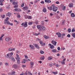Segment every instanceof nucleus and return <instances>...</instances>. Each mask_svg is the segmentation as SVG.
I'll return each mask as SVG.
<instances>
[{"instance_id": "obj_38", "label": "nucleus", "mask_w": 75, "mask_h": 75, "mask_svg": "<svg viewBox=\"0 0 75 75\" xmlns=\"http://www.w3.org/2000/svg\"><path fill=\"white\" fill-rule=\"evenodd\" d=\"M28 74L29 75H33V74L30 71L28 72Z\"/></svg>"}, {"instance_id": "obj_62", "label": "nucleus", "mask_w": 75, "mask_h": 75, "mask_svg": "<svg viewBox=\"0 0 75 75\" xmlns=\"http://www.w3.org/2000/svg\"><path fill=\"white\" fill-rule=\"evenodd\" d=\"M5 64L6 65H8V63H6Z\"/></svg>"}, {"instance_id": "obj_7", "label": "nucleus", "mask_w": 75, "mask_h": 75, "mask_svg": "<svg viewBox=\"0 0 75 75\" xmlns=\"http://www.w3.org/2000/svg\"><path fill=\"white\" fill-rule=\"evenodd\" d=\"M53 4H52L51 7H47V8L49 10H52L53 7Z\"/></svg>"}, {"instance_id": "obj_25", "label": "nucleus", "mask_w": 75, "mask_h": 75, "mask_svg": "<svg viewBox=\"0 0 75 75\" xmlns=\"http://www.w3.org/2000/svg\"><path fill=\"white\" fill-rule=\"evenodd\" d=\"M30 65L31 66H33V65H34V62H30Z\"/></svg>"}, {"instance_id": "obj_11", "label": "nucleus", "mask_w": 75, "mask_h": 75, "mask_svg": "<svg viewBox=\"0 0 75 75\" xmlns=\"http://www.w3.org/2000/svg\"><path fill=\"white\" fill-rule=\"evenodd\" d=\"M27 22H25V23H24V27H27Z\"/></svg>"}, {"instance_id": "obj_33", "label": "nucleus", "mask_w": 75, "mask_h": 75, "mask_svg": "<svg viewBox=\"0 0 75 75\" xmlns=\"http://www.w3.org/2000/svg\"><path fill=\"white\" fill-rule=\"evenodd\" d=\"M1 17L4 18L5 17V15H1Z\"/></svg>"}, {"instance_id": "obj_37", "label": "nucleus", "mask_w": 75, "mask_h": 75, "mask_svg": "<svg viewBox=\"0 0 75 75\" xmlns=\"http://www.w3.org/2000/svg\"><path fill=\"white\" fill-rule=\"evenodd\" d=\"M33 24V22H29L28 23V24L29 25H31V24Z\"/></svg>"}, {"instance_id": "obj_61", "label": "nucleus", "mask_w": 75, "mask_h": 75, "mask_svg": "<svg viewBox=\"0 0 75 75\" xmlns=\"http://www.w3.org/2000/svg\"><path fill=\"white\" fill-rule=\"evenodd\" d=\"M37 40L38 41H41V39H38H38Z\"/></svg>"}, {"instance_id": "obj_48", "label": "nucleus", "mask_w": 75, "mask_h": 75, "mask_svg": "<svg viewBox=\"0 0 75 75\" xmlns=\"http://www.w3.org/2000/svg\"><path fill=\"white\" fill-rule=\"evenodd\" d=\"M16 56H17V58H18V59H20V57H19V56L18 55V54H16Z\"/></svg>"}, {"instance_id": "obj_8", "label": "nucleus", "mask_w": 75, "mask_h": 75, "mask_svg": "<svg viewBox=\"0 0 75 75\" xmlns=\"http://www.w3.org/2000/svg\"><path fill=\"white\" fill-rule=\"evenodd\" d=\"M29 47L31 50H34V46L33 45H30Z\"/></svg>"}, {"instance_id": "obj_18", "label": "nucleus", "mask_w": 75, "mask_h": 75, "mask_svg": "<svg viewBox=\"0 0 75 75\" xmlns=\"http://www.w3.org/2000/svg\"><path fill=\"white\" fill-rule=\"evenodd\" d=\"M27 61V60L26 59H24L22 61V63H24V64H25V62H26Z\"/></svg>"}, {"instance_id": "obj_14", "label": "nucleus", "mask_w": 75, "mask_h": 75, "mask_svg": "<svg viewBox=\"0 0 75 75\" xmlns=\"http://www.w3.org/2000/svg\"><path fill=\"white\" fill-rule=\"evenodd\" d=\"M75 14H74V13H71V17H75Z\"/></svg>"}, {"instance_id": "obj_13", "label": "nucleus", "mask_w": 75, "mask_h": 75, "mask_svg": "<svg viewBox=\"0 0 75 75\" xmlns=\"http://www.w3.org/2000/svg\"><path fill=\"white\" fill-rule=\"evenodd\" d=\"M43 12H44V13L47 12V9L45 8H43Z\"/></svg>"}, {"instance_id": "obj_51", "label": "nucleus", "mask_w": 75, "mask_h": 75, "mask_svg": "<svg viewBox=\"0 0 75 75\" xmlns=\"http://www.w3.org/2000/svg\"><path fill=\"white\" fill-rule=\"evenodd\" d=\"M45 45V43H43V44L41 45L42 46H44Z\"/></svg>"}, {"instance_id": "obj_2", "label": "nucleus", "mask_w": 75, "mask_h": 75, "mask_svg": "<svg viewBox=\"0 0 75 75\" xmlns=\"http://www.w3.org/2000/svg\"><path fill=\"white\" fill-rule=\"evenodd\" d=\"M57 10H58V7L55 6V5L53 4V8H52V10L53 11H54V12H56L57 11Z\"/></svg>"}, {"instance_id": "obj_43", "label": "nucleus", "mask_w": 75, "mask_h": 75, "mask_svg": "<svg viewBox=\"0 0 75 75\" xmlns=\"http://www.w3.org/2000/svg\"><path fill=\"white\" fill-rule=\"evenodd\" d=\"M67 37L69 38L70 37H71V35L70 34H68L67 35Z\"/></svg>"}, {"instance_id": "obj_59", "label": "nucleus", "mask_w": 75, "mask_h": 75, "mask_svg": "<svg viewBox=\"0 0 75 75\" xmlns=\"http://www.w3.org/2000/svg\"><path fill=\"white\" fill-rule=\"evenodd\" d=\"M4 34H2L1 35V37L2 38H3V37H4Z\"/></svg>"}, {"instance_id": "obj_46", "label": "nucleus", "mask_w": 75, "mask_h": 75, "mask_svg": "<svg viewBox=\"0 0 75 75\" xmlns=\"http://www.w3.org/2000/svg\"><path fill=\"white\" fill-rule=\"evenodd\" d=\"M65 20H64L62 22V24L63 25H64V23H65Z\"/></svg>"}, {"instance_id": "obj_16", "label": "nucleus", "mask_w": 75, "mask_h": 75, "mask_svg": "<svg viewBox=\"0 0 75 75\" xmlns=\"http://www.w3.org/2000/svg\"><path fill=\"white\" fill-rule=\"evenodd\" d=\"M48 60H51L52 59V57L49 56L47 58Z\"/></svg>"}, {"instance_id": "obj_35", "label": "nucleus", "mask_w": 75, "mask_h": 75, "mask_svg": "<svg viewBox=\"0 0 75 75\" xmlns=\"http://www.w3.org/2000/svg\"><path fill=\"white\" fill-rule=\"evenodd\" d=\"M75 32V29H74V28H73L71 30V32L72 33H73Z\"/></svg>"}, {"instance_id": "obj_26", "label": "nucleus", "mask_w": 75, "mask_h": 75, "mask_svg": "<svg viewBox=\"0 0 75 75\" xmlns=\"http://www.w3.org/2000/svg\"><path fill=\"white\" fill-rule=\"evenodd\" d=\"M50 48H51V49H54V46L53 45H52L51 46H50Z\"/></svg>"}, {"instance_id": "obj_17", "label": "nucleus", "mask_w": 75, "mask_h": 75, "mask_svg": "<svg viewBox=\"0 0 75 75\" xmlns=\"http://www.w3.org/2000/svg\"><path fill=\"white\" fill-rule=\"evenodd\" d=\"M24 10H27L28 9V8L27 6L24 7L23 8Z\"/></svg>"}, {"instance_id": "obj_36", "label": "nucleus", "mask_w": 75, "mask_h": 75, "mask_svg": "<svg viewBox=\"0 0 75 75\" xmlns=\"http://www.w3.org/2000/svg\"><path fill=\"white\" fill-rule=\"evenodd\" d=\"M3 2L1 1H0V5L1 6H3Z\"/></svg>"}, {"instance_id": "obj_49", "label": "nucleus", "mask_w": 75, "mask_h": 75, "mask_svg": "<svg viewBox=\"0 0 75 75\" xmlns=\"http://www.w3.org/2000/svg\"><path fill=\"white\" fill-rule=\"evenodd\" d=\"M65 8H66V7L65 6H63V10H65Z\"/></svg>"}, {"instance_id": "obj_63", "label": "nucleus", "mask_w": 75, "mask_h": 75, "mask_svg": "<svg viewBox=\"0 0 75 75\" xmlns=\"http://www.w3.org/2000/svg\"><path fill=\"white\" fill-rule=\"evenodd\" d=\"M60 47H58V48H57V50H60Z\"/></svg>"}, {"instance_id": "obj_55", "label": "nucleus", "mask_w": 75, "mask_h": 75, "mask_svg": "<svg viewBox=\"0 0 75 75\" xmlns=\"http://www.w3.org/2000/svg\"><path fill=\"white\" fill-rule=\"evenodd\" d=\"M62 36L63 37V36H65V34L64 33H63L62 34Z\"/></svg>"}, {"instance_id": "obj_9", "label": "nucleus", "mask_w": 75, "mask_h": 75, "mask_svg": "<svg viewBox=\"0 0 75 75\" xmlns=\"http://www.w3.org/2000/svg\"><path fill=\"white\" fill-rule=\"evenodd\" d=\"M45 3H51V1L50 0H45Z\"/></svg>"}, {"instance_id": "obj_47", "label": "nucleus", "mask_w": 75, "mask_h": 75, "mask_svg": "<svg viewBox=\"0 0 75 75\" xmlns=\"http://www.w3.org/2000/svg\"><path fill=\"white\" fill-rule=\"evenodd\" d=\"M15 10L16 11H19V10L17 8H16L15 9Z\"/></svg>"}, {"instance_id": "obj_4", "label": "nucleus", "mask_w": 75, "mask_h": 75, "mask_svg": "<svg viewBox=\"0 0 75 75\" xmlns=\"http://www.w3.org/2000/svg\"><path fill=\"white\" fill-rule=\"evenodd\" d=\"M51 43L52 44H53V45H54V46H56V45H57V42L56 41H54V40H53L52 41Z\"/></svg>"}, {"instance_id": "obj_39", "label": "nucleus", "mask_w": 75, "mask_h": 75, "mask_svg": "<svg viewBox=\"0 0 75 75\" xmlns=\"http://www.w3.org/2000/svg\"><path fill=\"white\" fill-rule=\"evenodd\" d=\"M49 67H52V66H53V64H50L49 65Z\"/></svg>"}, {"instance_id": "obj_10", "label": "nucleus", "mask_w": 75, "mask_h": 75, "mask_svg": "<svg viewBox=\"0 0 75 75\" xmlns=\"http://www.w3.org/2000/svg\"><path fill=\"white\" fill-rule=\"evenodd\" d=\"M13 67L14 68L16 69L18 67V65L16 64H14L13 65Z\"/></svg>"}, {"instance_id": "obj_40", "label": "nucleus", "mask_w": 75, "mask_h": 75, "mask_svg": "<svg viewBox=\"0 0 75 75\" xmlns=\"http://www.w3.org/2000/svg\"><path fill=\"white\" fill-rule=\"evenodd\" d=\"M24 6V3H23L22 4V5H21V6L22 7H23V6Z\"/></svg>"}, {"instance_id": "obj_44", "label": "nucleus", "mask_w": 75, "mask_h": 75, "mask_svg": "<svg viewBox=\"0 0 75 75\" xmlns=\"http://www.w3.org/2000/svg\"><path fill=\"white\" fill-rule=\"evenodd\" d=\"M42 25H44V22L43 21H42L41 22Z\"/></svg>"}, {"instance_id": "obj_1", "label": "nucleus", "mask_w": 75, "mask_h": 75, "mask_svg": "<svg viewBox=\"0 0 75 75\" xmlns=\"http://www.w3.org/2000/svg\"><path fill=\"white\" fill-rule=\"evenodd\" d=\"M18 2H13L12 4L13 5H14V6H13V7H14V8H17L18 7Z\"/></svg>"}, {"instance_id": "obj_19", "label": "nucleus", "mask_w": 75, "mask_h": 75, "mask_svg": "<svg viewBox=\"0 0 75 75\" xmlns=\"http://www.w3.org/2000/svg\"><path fill=\"white\" fill-rule=\"evenodd\" d=\"M41 28L43 30H45V28L44 26H41Z\"/></svg>"}, {"instance_id": "obj_45", "label": "nucleus", "mask_w": 75, "mask_h": 75, "mask_svg": "<svg viewBox=\"0 0 75 75\" xmlns=\"http://www.w3.org/2000/svg\"><path fill=\"white\" fill-rule=\"evenodd\" d=\"M40 44H41V45H42V43H43V42H42V41L41 40V41L40 42Z\"/></svg>"}, {"instance_id": "obj_31", "label": "nucleus", "mask_w": 75, "mask_h": 75, "mask_svg": "<svg viewBox=\"0 0 75 75\" xmlns=\"http://www.w3.org/2000/svg\"><path fill=\"white\" fill-rule=\"evenodd\" d=\"M40 54H43L44 53V52L42 50H41L40 51Z\"/></svg>"}, {"instance_id": "obj_6", "label": "nucleus", "mask_w": 75, "mask_h": 75, "mask_svg": "<svg viewBox=\"0 0 75 75\" xmlns=\"http://www.w3.org/2000/svg\"><path fill=\"white\" fill-rule=\"evenodd\" d=\"M11 40V39L10 38L7 37L6 38V40L7 42H8V41H9Z\"/></svg>"}, {"instance_id": "obj_34", "label": "nucleus", "mask_w": 75, "mask_h": 75, "mask_svg": "<svg viewBox=\"0 0 75 75\" xmlns=\"http://www.w3.org/2000/svg\"><path fill=\"white\" fill-rule=\"evenodd\" d=\"M34 34L36 36L38 35H40V33H35Z\"/></svg>"}, {"instance_id": "obj_20", "label": "nucleus", "mask_w": 75, "mask_h": 75, "mask_svg": "<svg viewBox=\"0 0 75 75\" xmlns=\"http://www.w3.org/2000/svg\"><path fill=\"white\" fill-rule=\"evenodd\" d=\"M52 73L53 74H54V75H56V74H58V71H56V72L53 71L52 72Z\"/></svg>"}, {"instance_id": "obj_60", "label": "nucleus", "mask_w": 75, "mask_h": 75, "mask_svg": "<svg viewBox=\"0 0 75 75\" xmlns=\"http://www.w3.org/2000/svg\"><path fill=\"white\" fill-rule=\"evenodd\" d=\"M49 21V20L48 19L45 20V21L46 22H48Z\"/></svg>"}, {"instance_id": "obj_64", "label": "nucleus", "mask_w": 75, "mask_h": 75, "mask_svg": "<svg viewBox=\"0 0 75 75\" xmlns=\"http://www.w3.org/2000/svg\"><path fill=\"white\" fill-rule=\"evenodd\" d=\"M15 50H16V48H13L12 51H15Z\"/></svg>"}, {"instance_id": "obj_54", "label": "nucleus", "mask_w": 75, "mask_h": 75, "mask_svg": "<svg viewBox=\"0 0 75 75\" xmlns=\"http://www.w3.org/2000/svg\"><path fill=\"white\" fill-rule=\"evenodd\" d=\"M24 57L25 58H26V59H28V56H27L24 55Z\"/></svg>"}, {"instance_id": "obj_32", "label": "nucleus", "mask_w": 75, "mask_h": 75, "mask_svg": "<svg viewBox=\"0 0 75 75\" xmlns=\"http://www.w3.org/2000/svg\"><path fill=\"white\" fill-rule=\"evenodd\" d=\"M13 55V53L12 52H11L9 54V57H12Z\"/></svg>"}, {"instance_id": "obj_5", "label": "nucleus", "mask_w": 75, "mask_h": 75, "mask_svg": "<svg viewBox=\"0 0 75 75\" xmlns=\"http://www.w3.org/2000/svg\"><path fill=\"white\" fill-rule=\"evenodd\" d=\"M9 59H11L12 61L13 62H15L16 61V60H15V59L12 56H11L9 57Z\"/></svg>"}, {"instance_id": "obj_50", "label": "nucleus", "mask_w": 75, "mask_h": 75, "mask_svg": "<svg viewBox=\"0 0 75 75\" xmlns=\"http://www.w3.org/2000/svg\"><path fill=\"white\" fill-rule=\"evenodd\" d=\"M22 67H23V68H25V67H26V66L23 64V65H22Z\"/></svg>"}, {"instance_id": "obj_53", "label": "nucleus", "mask_w": 75, "mask_h": 75, "mask_svg": "<svg viewBox=\"0 0 75 75\" xmlns=\"http://www.w3.org/2000/svg\"><path fill=\"white\" fill-rule=\"evenodd\" d=\"M35 23L36 24H38V21H36L35 22Z\"/></svg>"}, {"instance_id": "obj_21", "label": "nucleus", "mask_w": 75, "mask_h": 75, "mask_svg": "<svg viewBox=\"0 0 75 75\" xmlns=\"http://www.w3.org/2000/svg\"><path fill=\"white\" fill-rule=\"evenodd\" d=\"M45 59V57H44V56H43L40 57V59L41 60H44Z\"/></svg>"}, {"instance_id": "obj_42", "label": "nucleus", "mask_w": 75, "mask_h": 75, "mask_svg": "<svg viewBox=\"0 0 75 75\" xmlns=\"http://www.w3.org/2000/svg\"><path fill=\"white\" fill-rule=\"evenodd\" d=\"M68 31L69 33H71V29L69 28L68 29Z\"/></svg>"}, {"instance_id": "obj_23", "label": "nucleus", "mask_w": 75, "mask_h": 75, "mask_svg": "<svg viewBox=\"0 0 75 75\" xmlns=\"http://www.w3.org/2000/svg\"><path fill=\"white\" fill-rule=\"evenodd\" d=\"M17 62L18 64H20V59H17Z\"/></svg>"}, {"instance_id": "obj_3", "label": "nucleus", "mask_w": 75, "mask_h": 75, "mask_svg": "<svg viewBox=\"0 0 75 75\" xmlns=\"http://www.w3.org/2000/svg\"><path fill=\"white\" fill-rule=\"evenodd\" d=\"M56 35H58V37L59 38H60L62 36V35L61 34V33L59 32H57L56 33Z\"/></svg>"}, {"instance_id": "obj_30", "label": "nucleus", "mask_w": 75, "mask_h": 75, "mask_svg": "<svg viewBox=\"0 0 75 75\" xmlns=\"http://www.w3.org/2000/svg\"><path fill=\"white\" fill-rule=\"evenodd\" d=\"M61 63H62V65H64L65 64V62L62 61V62H61Z\"/></svg>"}, {"instance_id": "obj_15", "label": "nucleus", "mask_w": 75, "mask_h": 75, "mask_svg": "<svg viewBox=\"0 0 75 75\" xmlns=\"http://www.w3.org/2000/svg\"><path fill=\"white\" fill-rule=\"evenodd\" d=\"M69 7H73V4H72V3H71L69 4Z\"/></svg>"}, {"instance_id": "obj_27", "label": "nucleus", "mask_w": 75, "mask_h": 75, "mask_svg": "<svg viewBox=\"0 0 75 75\" xmlns=\"http://www.w3.org/2000/svg\"><path fill=\"white\" fill-rule=\"evenodd\" d=\"M37 27L38 29H40V27L41 28V25H37Z\"/></svg>"}, {"instance_id": "obj_58", "label": "nucleus", "mask_w": 75, "mask_h": 75, "mask_svg": "<svg viewBox=\"0 0 75 75\" xmlns=\"http://www.w3.org/2000/svg\"><path fill=\"white\" fill-rule=\"evenodd\" d=\"M21 25H22V26H24V23H22L21 24Z\"/></svg>"}, {"instance_id": "obj_41", "label": "nucleus", "mask_w": 75, "mask_h": 75, "mask_svg": "<svg viewBox=\"0 0 75 75\" xmlns=\"http://www.w3.org/2000/svg\"><path fill=\"white\" fill-rule=\"evenodd\" d=\"M11 13H9V12H8L7 13V15L8 16H11Z\"/></svg>"}, {"instance_id": "obj_29", "label": "nucleus", "mask_w": 75, "mask_h": 75, "mask_svg": "<svg viewBox=\"0 0 75 75\" xmlns=\"http://www.w3.org/2000/svg\"><path fill=\"white\" fill-rule=\"evenodd\" d=\"M44 37L46 39H47V38H48V37L47 36H46V35H44Z\"/></svg>"}, {"instance_id": "obj_52", "label": "nucleus", "mask_w": 75, "mask_h": 75, "mask_svg": "<svg viewBox=\"0 0 75 75\" xmlns=\"http://www.w3.org/2000/svg\"><path fill=\"white\" fill-rule=\"evenodd\" d=\"M28 74L27 73V72H25L24 74V75H28Z\"/></svg>"}, {"instance_id": "obj_12", "label": "nucleus", "mask_w": 75, "mask_h": 75, "mask_svg": "<svg viewBox=\"0 0 75 75\" xmlns=\"http://www.w3.org/2000/svg\"><path fill=\"white\" fill-rule=\"evenodd\" d=\"M34 46L35 47L37 48H38V49H40V47H39V46L38 45H37L36 44H35Z\"/></svg>"}, {"instance_id": "obj_57", "label": "nucleus", "mask_w": 75, "mask_h": 75, "mask_svg": "<svg viewBox=\"0 0 75 75\" xmlns=\"http://www.w3.org/2000/svg\"><path fill=\"white\" fill-rule=\"evenodd\" d=\"M21 17V16H20V15H18V18H20Z\"/></svg>"}, {"instance_id": "obj_22", "label": "nucleus", "mask_w": 75, "mask_h": 75, "mask_svg": "<svg viewBox=\"0 0 75 75\" xmlns=\"http://www.w3.org/2000/svg\"><path fill=\"white\" fill-rule=\"evenodd\" d=\"M13 50V48H9L8 50V51H12V50Z\"/></svg>"}, {"instance_id": "obj_24", "label": "nucleus", "mask_w": 75, "mask_h": 75, "mask_svg": "<svg viewBox=\"0 0 75 75\" xmlns=\"http://www.w3.org/2000/svg\"><path fill=\"white\" fill-rule=\"evenodd\" d=\"M52 52H56L57 50L55 49H54L51 50Z\"/></svg>"}, {"instance_id": "obj_28", "label": "nucleus", "mask_w": 75, "mask_h": 75, "mask_svg": "<svg viewBox=\"0 0 75 75\" xmlns=\"http://www.w3.org/2000/svg\"><path fill=\"white\" fill-rule=\"evenodd\" d=\"M27 18H29V19H31L32 17L30 16H27Z\"/></svg>"}, {"instance_id": "obj_56", "label": "nucleus", "mask_w": 75, "mask_h": 75, "mask_svg": "<svg viewBox=\"0 0 75 75\" xmlns=\"http://www.w3.org/2000/svg\"><path fill=\"white\" fill-rule=\"evenodd\" d=\"M41 4H44V1H41Z\"/></svg>"}]
</instances>
